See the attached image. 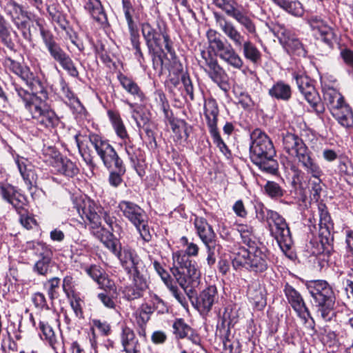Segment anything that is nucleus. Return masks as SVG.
<instances>
[{
    "label": "nucleus",
    "instance_id": "obj_1",
    "mask_svg": "<svg viewBox=\"0 0 353 353\" xmlns=\"http://www.w3.org/2000/svg\"><path fill=\"white\" fill-rule=\"evenodd\" d=\"M294 78L299 91L320 118L322 117L325 110L324 103L330 110V113L343 104L347 103L341 92L337 89L328 85H324L322 87L324 101V103H323L321 101L320 96L308 77L296 74Z\"/></svg>",
    "mask_w": 353,
    "mask_h": 353
},
{
    "label": "nucleus",
    "instance_id": "obj_2",
    "mask_svg": "<svg viewBox=\"0 0 353 353\" xmlns=\"http://www.w3.org/2000/svg\"><path fill=\"white\" fill-rule=\"evenodd\" d=\"M199 247L194 243H188L185 252L179 250L172 254V266L170 271L178 283L183 289L196 288L199 283L200 271L194 261L189 256H196Z\"/></svg>",
    "mask_w": 353,
    "mask_h": 353
},
{
    "label": "nucleus",
    "instance_id": "obj_3",
    "mask_svg": "<svg viewBox=\"0 0 353 353\" xmlns=\"http://www.w3.org/2000/svg\"><path fill=\"white\" fill-rule=\"evenodd\" d=\"M117 256L132 281L131 285L125 290V296L128 299L142 296L148 288V271L143 262L133 250L129 249L121 250Z\"/></svg>",
    "mask_w": 353,
    "mask_h": 353
},
{
    "label": "nucleus",
    "instance_id": "obj_4",
    "mask_svg": "<svg viewBox=\"0 0 353 353\" xmlns=\"http://www.w3.org/2000/svg\"><path fill=\"white\" fill-rule=\"evenodd\" d=\"M250 139L251 161L261 170L274 173L277 169V163L274 159L276 151L271 140L259 129H256L252 132Z\"/></svg>",
    "mask_w": 353,
    "mask_h": 353
},
{
    "label": "nucleus",
    "instance_id": "obj_5",
    "mask_svg": "<svg viewBox=\"0 0 353 353\" xmlns=\"http://www.w3.org/2000/svg\"><path fill=\"white\" fill-rule=\"evenodd\" d=\"M89 140L97 154L108 169L114 170L110 172L109 183L114 187L119 185L122 181L121 175L125 172L123 161L108 141L97 134L89 135Z\"/></svg>",
    "mask_w": 353,
    "mask_h": 353
},
{
    "label": "nucleus",
    "instance_id": "obj_6",
    "mask_svg": "<svg viewBox=\"0 0 353 353\" xmlns=\"http://www.w3.org/2000/svg\"><path fill=\"white\" fill-rule=\"evenodd\" d=\"M307 290L316 303L317 315L324 321H331L336 316L335 296L332 287L323 280L310 281Z\"/></svg>",
    "mask_w": 353,
    "mask_h": 353
},
{
    "label": "nucleus",
    "instance_id": "obj_7",
    "mask_svg": "<svg viewBox=\"0 0 353 353\" xmlns=\"http://www.w3.org/2000/svg\"><path fill=\"white\" fill-rule=\"evenodd\" d=\"M209 48L222 61L234 69L241 70L243 66V61L236 52L231 43L223 41L220 34L212 29L206 33Z\"/></svg>",
    "mask_w": 353,
    "mask_h": 353
},
{
    "label": "nucleus",
    "instance_id": "obj_8",
    "mask_svg": "<svg viewBox=\"0 0 353 353\" xmlns=\"http://www.w3.org/2000/svg\"><path fill=\"white\" fill-rule=\"evenodd\" d=\"M283 150L291 157H296L303 168L316 173V163L312 158V153L298 136L288 133L283 139Z\"/></svg>",
    "mask_w": 353,
    "mask_h": 353
},
{
    "label": "nucleus",
    "instance_id": "obj_9",
    "mask_svg": "<svg viewBox=\"0 0 353 353\" xmlns=\"http://www.w3.org/2000/svg\"><path fill=\"white\" fill-rule=\"evenodd\" d=\"M232 265L236 270L244 268L250 272H263L268 267V257L256 248L252 251L240 249L232 260Z\"/></svg>",
    "mask_w": 353,
    "mask_h": 353
},
{
    "label": "nucleus",
    "instance_id": "obj_10",
    "mask_svg": "<svg viewBox=\"0 0 353 353\" xmlns=\"http://www.w3.org/2000/svg\"><path fill=\"white\" fill-rule=\"evenodd\" d=\"M118 208L123 216L137 228L141 238L146 242L150 241L152 235L144 210L137 204L125 200L119 203Z\"/></svg>",
    "mask_w": 353,
    "mask_h": 353
},
{
    "label": "nucleus",
    "instance_id": "obj_11",
    "mask_svg": "<svg viewBox=\"0 0 353 353\" xmlns=\"http://www.w3.org/2000/svg\"><path fill=\"white\" fill-rule=\"evenodd\" d=\"M141 26V32L149 52H152L157 48L162 50L163 43H164L168 52L172 56L174 54L163 24L157 23V27L154 28L149 22H144Z\"/></svg>",
    "mask_w": 353,
    "mask_h": 353
},
{
    "label": "nucleus",
    "instance_id": "obj_12",
    "mask_svg": "<svg viewBox=\"0 0 353 353\" xmlns=\"http://www.w3.org/2000/svg\"><path fill=\"white\" fill-rule=\"evenodd\" d=\"M28 112L39 126L52 129L59 123V118L48 103L41 99H34Z\"/></svg>",
    "mask_w": 353,
    "mask_h": 353
},
{
    "label": "nucleus",
    "instance_id": "obj_13",
    "mask_svg": "<svg viewBox=\"0 0 353 353\" xmlns=\"http://www.w3.org/2000/svg\"><path fill=\"white\" fill-rule=\"evenodd\" d=\"M212 1L216 6L236 20L249 34H256V28L254 21L244 9L240 10L234 6L236 2L231 0H212Z\"/></svg>",
    "mask_w": 353,
    "mask_h": 353
},
{
    "label": "nucleus",
    "instance_id": "obj_14",
    "mask_svg": "<svg viewBox=\"0 0 353 353\" xmlns=\"http://www.w3.org/2000/svg\"><path fill=\"white\" fill-rule=\"evenodd\" d=\"M268 222L270 225L273 223L274 228L272 230V234L281 248L289 249L292 243V239L285 219L278 212L270 211L268 212Z\"/></svg>",
    "mask_w": 353,
    "mask_h": 353
},
{
    "label": "nucleus",
    "instance_id": "obj_15",
    "mask_svg": "<svg viewBox=\"0 0 353 353\" xmlns=\"http://www.w3.org/2000/svg\"><path fill=\"white\" fill-rule=\"evenodd\" d=\"M201 60L199 61V65L203 68L212 81L219 85L225 82L227 74L219 64L217 60L212 57L209 52L205 50L201 51Z\"/></svg>",
    "mask_w": 353,
    "mask_h": 353
},
{
    "label": "nucleus",
    "instance_id": "obj_16",
    "mask_svg": "<svg viewBox=\"0 0 353 353\" xmlns=\"http://www.w3.org/2000/svg\"><path fill=\"white\" fill-rule=\"evenodd\" d=\"M77 211L82 220L92 228H99L101 226L103 209L94 201H83L82 205L77 208Z\"/></svg>",
    "mask_w": 353,
    "mask_h": 353
},
{
    "label": "nucleus",
    "instance_id": "obj_17",
    "mask_svg": "<svg viewBox=\"0 0 353 353\" xmlns=\"http://www.w3.org/2000/svg\"><path fill=\"white\" fill-rule=\"evenodd\" d=\"M1 6L19 29H26L30 19L28 13L14 0H1Z\"/></svg>",
    "mask_w": 353,
    "mask_h": 353
},
{
    "label": "nucleus",
    "instance_id": "obj_18",
    "mask_svg": "<svg viewBox=\"0 0 353 353\" xmlns=\"http://www.w3.org/2000/svg\"><path fill=\"white\" fill-rule=\"evenodd\" d=\"M284 292L288 303L305 323L307 322L308 318L313 320L303 299L297 290L288 283H286L284 288Z\"/></svg>",
    "mask_w": 353,
    "mask_h": 353
},
{
    "label": "nucleus",
    "instance_id": "obj_19",
    "mask_svg": "<svg viewBox=\"0 0 353 353\" xmlns=\"http://www.w3.org/2000/svg\"><path fill=\"white\" fill-rule=\"evenodd\" d=\"M215 17L217 26L233 46L236 48L243 46L245 37L235 25L223 16L216 14Z\"/></svg>",
    "mask_w": 353,
    "mask_h": 353
},
{
    "label": "nucleus",
    "instance_id": "obj_20",
    "mask_svg": "<svg viewBox=\"0 0 353 353\" xmlns=\"http://www.w3.org/2000/svg\"><path fill=\"white\" fill-rule=\"evenodd\" d=\"M219 295L214 285H210L203 290L197 296L195 307L203 315H206L212 310V305L217 303Z\"/></svg>",
    "mask_w": 353,
    "mask_h": 353
},
{
    "label": "nucleus",
    "instance_id": "obj_21",
    "mask_svg": "<svg viewBox=\"0 0 353 353\" xmlns=\"http://www.w3.org/2000/svg\"><path fill=\"white\" fill-rule=\"evenodd\" d=\"M14 162L27 188L30 190L36 184L37 180V175L34 171V165L28 159L19 155L14 157Z\"/></svg>",
    "mask_w": 353,
    "mask_h": 353
},
{
    "label": "nucleus",
    "instance_id": "obj_22",
    "mask_svg": "<svg viewBox=\"0 0 353 353\" xmlns=\"http://www.w3.org/2000/svg\"><path fill=\"white\" fill-rule=\"evenodd\" d=\"M278 38L280 43L285 47L289 53L299 55L304 54L305 52L300 41L291 35L290 31L284 28L278 30Z\"/></svg>",
    "mask_w": 353,
    "mask_h": 353
},
{
    "label": "nucleus",
    "instance_id": "obj_23",
    "mask_svg": "<svg viewBox=\"0 0 353 353\" xmlns=\"http://www.w3.org/2000/svg\"><path fill=\"white\" fill-rule=\"evenodd\" d=\"M194 225L196 234L204 245L216 241V234L205 219L196 216Z\"/></svg>",
    "mask_w": 353,
    "mask_h": 353
},
{
    "label": "nucleus",
    "instance_id": "obj_24",
    "mask_svg": "<svg viewBox=\"0 0 353 353\" xmlns=\"http://www.w3.org/2000/svg\"><path fill=\"white\" fill-rule=\"evenodd\" d=\"M319 237L322 245L329 243L331 239L330 230L332 228L331 217L324 205L319 207Z\"/></svg>",
    "mask_w": 353,
    "mask_h": 353
},
{
    "label": "nucleus",
    "instance_id": "obj_25",
    "mask_svg": "<svg viewBox=\"0 0 353 353\" xmlns=\"http://www.w3.org/2000/svg\"><path fill=\"white\" fill-rule=\"evenodd\" d=\"M85 9L99 26L105 27L108 25L106 13L99 0H88Z\"/></svg>",
    "mask_w": 353,
    "mask_h": 353
},
{
    "label": "nucleus",
    "instance_id": "obj_26",
    "mask_svg": "<svg viewBox=\"0 0 353 353\" xmlns=\"http://www.w3.org/2000/svg\"><path fill=\"white\" fill-rule=\"evenodd\" d=\"M41 35L50 56L57 62L64 58L67 54L61 49L55 41L53 35L43 28H41Z\"/></svg>",
    "mask_w": 353,
    "mask_h": 353
},
{
    "label": "nucleus",
    "instance_id": "obj_27",
    "mask_svg": "<svg viewBox=\"0 0 353 353\" xmlns=\"http://www.w3.org/2000/svg\"><path fill=\"white\" fill-rule=\"evenodd\" d=\"M307 22L313 30H316L321 39L327 44L332 43L334 38V32L332 28L328 26L325 22L318 16H311Z\"/></svg>",
    "mask_w": 353,
    "mask_h": 353
},
{
    "label": "nucleus",
    "instance_id": "obj_28",
    "mask_svg": "<svg viewBox=\"0 0 353 353\" xmlns=\"http://www.w3.org/2000/svg\"><path fill=\"white\" fill-rule=\"evenodd\" d=\"M121 343L125 353H139L140 345L134 331L127 327H123L121 332Z\"/></svg>",
    "mask_w": 353,
    "mask_h": 353
},
{
    "label": "nucleus",
    "instance_id": "obj_29",
    "mask_svg": "<svg viewBox=\"0 0 353 353\" xmlns=\"http://www.w3.org/2000/svg\"><path fill=\"white\" fill-rule=\"evenodd\" d=\"M118 80L122 88L134 98L140 102H143L145 99V94L138 84L130 77L119 73L117 76Z\"/></svg>",
    "mask_w": 353,
    "mask_h": 353
},
{
    "label": "nucleus",
    "instance_id": "obj_30",
    "mask_svg": "<svg viewBox=\"0 0 353 353\" xmlns=\"http://www.w3.org/2000/svg\"><path fill=\"white\" fill-rule=\"evenodd\" d=\"M219 108L214 99H207L204 101V115L207 121L209 131L217 129Z\"/></svg>",
    "mask_w": 353,
    "mask_h": 353
},
{
    "label": "nucleus",
    "instance_id": "obj_31",
    "mask_svg": "<svg viewBox=\"0 0 353 353\" xmlns=\"http://www.w3.org/2000/svg\"><path fill=\"white\" fill-rule=\"evenodd\" d=\"M34 247L41 252L39 253L41 259L38 260L34 266V270L41 275H46L50 268L51 261L50 252L41 243H34Z\"/></svg>",
    "mask_w": 353,
    "mask_h": 353
},
{
    "label": "nucleus",
    "instance_id": "obj_32",
    "mask_svg": "<svg viewBox=\"0 0 353 353\" xmlns=\"http://www.w3.org/2000/svg\"><path fill=\"white\" fill-rule=\"evenodd\" d=\"M61 92L65 99V103L70 107L74 113L81 114L84 112L85 108L79 99L70 90L65 81H61Z\"/></svg>",
    "mask_w": 353,
    "mask_h": 353
},
{
    "label": "nucleus",
    "instance_id": "obj_33",
    "mask_svg": "<svg viewBox=\"0 0 353 353\" xmlns=\"http://www.w3.org/2000/svg\"><path fill=\"white\" fill-rule=\"evenodd\" d=\"M331 114L343 127L350 128L353 125V113L347 103L340 106L339 108L332 112Z\"/></svg>",
    "mask_w": 353,
    "mask_h": 353
},
{
    "label": "nucleus",
    "instance_id": "obj_34",
    "mask_svg": "<svg viewBox=\"0 0 353 353\" xmlns=\"http://www.w3.org/2000/svg\"><path fill=\"white\" fill-rule=\"evenodd\" d=\"M268 94L277 100L287 101L292 97V90L290 85L282 81H279L269 89Z\"/></svg>",
    "mask_w": 353,
    "mask_h": 353
},
{
    "label": "nucleus",
    "instance_id": "obj_35",
    "mask_svg": "<svg viewBox=\"0 0 353 353\" xmlns=\"http://www.w3.org/2000/svg\"><path fill=\"white\" fill-rule=\"evenodd\" d=\"M154 308L148 303H142L133 313L134 323L137 325L146 326Z\"/></svg>",
    "mask_w": 353,
    "mask_h": 353
},
{
    "label": "nucleus",
    "instance_id": "obj_36",
    "mask_svg": "<svg viewBox=\"0 0 353 353\" xmlns=\"http://www.w3.org/2000/svg\"><path fill=\"white\" fill-rule=\"evenodd\" d=\"M86 273L92 278L101 288H112L114 283L112 281L109 280L103 272V270L99 266L93 265L90 267L85 268Z\"/></svg>",
    "mask_w": 353,
    "mask_h": 353
},
{
    "label": "nucleus",
    "instance_id": "obj_37",
    "mask_svg": "<svg viewBox=\"0 0 353 353\" xmlns=\"http://www.w3.org/2000/svg\"><path fill=\"white\" fill-rule=\"evenodd\" d=\"M317 172L316 173L312 172V171L309 170L307 168H304L305 170L308 173L312 174L313 179H310L309 181V188L310 193L312 196V199L318 201L321 196V192L322 191L323 184L321 180L320 179V176L322 174V171L316 163Z\"/></svg>",
    "mask_w": 353,
    "mask_h": 353
},
{
    "label": "nucleus",
    "instance_id": "obj_38",
    "mask_svg": "<svg viewBox=\"0 0 353 353\" xmlns=\"http://www.w3.org/2000/svg\"><path fill=\"white\" fill-rule=\"evenodd\" d=\"M237 231L239 232L241 239L250 249L254 250L256 248L257 239L253 228L247 224L237 225Z\"/></svg>",
    "mask_w": 353,
    "mask_h": 353
},
{
    "label": "nucleus",
    "instance_id": "obj_39",
    "mask_svg": "<svg viewBox=\"0 0 353 353\" xmlns=\"http://www.w3.org/2000/svg\"><path fill=\"white\" fill-rule=\"evenodd\" d=\"M278 6L294 17H302L304 12L302 4L296 0H272Z\"/></svg>",
    "mask_w": 353,
    "mask_h": 353
},
{
    "label": "nucleus",
    "instance_id": "obj_40",
    "mask_svg": "<svg viewBox=\"0 0 353 353\" xmlns=\"http://www.w3.org/2000/svg\"><path fill=\"white\" fill-rule=\"evenodd\" d=\"M54 168L57 172L68 177H73L79 172L76 165L68 159H60L55 162Z\"/></svg>",
    "mask_w": 353,
    "mask_h": 353
},
{
    "label": "nucleus",
    "instance_id": "obj_41",
    "mask_svg": "<svg viewBox=\"0 0 353 353\" xmlns=\"http://www.w3.org/2000/svg\"><path fill=\"white\" fill-rule=\"evenodd\" d=\"M239 48H242L243 54L245 59L252 63H257L261 59V53L256 46L249 39L243 41V45Z\"/></svg>",
    "mask_w": 353,
    "mask_h": 353
},
{
    "label": "nucleus",
    "instance_id": "obj_42",
    "mask_svg": "<svg viewBox=\"0 0 353 353\" xmlns=\"http://www.w3.org/2000/svg\"><path fill=\"white\" fill-rule=\"evenodd\" d=\"M108 116L117 135L121 140L126 139L128 134L119 113L116 111L108 110Z\"/></svg>",
    "mask_w": 353,
    "mask_h": 353
},
{
    "label": "nucleus",
    "instance_id": "obj_43",
    "mask_svg": "<svg viewBox=\"0 0 353 353\" xmlns=\"http://www.w3.org/2000/svg\"><path fill=\"white\" fill-rule=\"evenodd\" d=\"M122 141L123 143L121 145H124L125 151L130 161L132 166L136 168L139 163L141 150L133 144L129 137Z\"/></svg>",
    "mask_w": 353,
    "mask_h": 353
},
{
    "label": "nucleus",
    "instance_id": "obj_44",
    "mask_svg": "<svg viewBox=\"0 0 353 353\" xmlns=\"http://www.w3.org/2000/svg\"><path fill=\"white\" fill-rule=\"evenodd\" d=\"M248 295L250 301L259 310H262L266 305L263 291L261 288L252 286L249 288Z\"/></svg>",
    "mask_w": 353,
    "mask_h": 353
},
{
    "label": "nucleus",
    "instance_id": "obj_45",
    "mask_svg": "<svg viewBox=\"0 0 353 353\" xmlns=\"http://www.w3.org/2000/svg\"><path fill=\"white\" fill-rule=\"evenodd\" d=\"M39 329L44 336L43 339L46 340L53 349H55V345L58 341L53 328L48 323L40 321Z\"/></svg>",
    "mask_w": 353,
    "mask_h": 353
},
{
    "label": "nucleus",
    "instance_id": "obj_46",
    "mask_svg": "<svg viewBox=\"0 0 353 353\" xmlns=\"http://www.w3.org/2000/svg\"><path fill=\"white\" fill-rule=\"evenodd\" d=\"M60 279L58 277H53L43 283V288L46 290L50 299L57 297V290L59 288Z\"/></svg>",
    "mask_w": 353,
    "mask_h": 353
},
{
    "label": "nucleus",
    "instance_id": "obj_47",
    "mask_svg": "<svg viewBox=\"0 0 353 353\" xmlns=\"http://www.w3.org/2000/svg\"><path fill=\"white\" fill-rule=\"evenodd\" d=\"M210 133L212 137L213 142L219 148V150L228 158L230 155V152L225 145L223 139H221L218 129L212 130L210 131Z\"/></svg>",
    "mask_w": 353,
    "mask_h": 353
},
{
    "label": "nucleus",
    "instance_id": "obj_48",
    "mask_svg": "<svg viewBox=\"0 0 353 353\" xmlns=\"http://www.w3.org/2000/svg\"><path fill=\"white\" fill-rule=\"evenodd\" d=\"M15 90L19 97H20L23 101L25 107L28 111L30 110V107L32 105V103L34 101V99H41L39 97H37V95L30 94V92L23 89L22 88L16 87Z\"/></svg>",
    "mask_w": 353,
    "mask_h": 353
},
{
    "label": "nucleus",
    "instance_id": "obj_49",
    "mask_svg": "<svg viewBox=\"0 0 353 353\" xmlns=\"http://www.w3.org/2000/svg\"><path fill=\"white\" fill-rule=\"evenodd\" d=\"M21 224L26 229H32L34 226L37 225V221L34 216L28 212L26 210L19 211Z\"/></svg>",
    "mask_w": 353,
    "mask_h": 353
},
{
    "label": "nucleus",
    "instance_id": "obj_50",
    "mask_svg": "<svg viewBox=\"0 0 353 353\" xmlns=\"http://www.w3.org/2000/svg\"><path fill=\"white\" fill-rule=\"evenodd\" d=\"M59 63L70 76L77 77L79 75V72L69 55L67 54L64 58L59 61Z\"/></svg>",
    "mask_w": 353,
    "mask_h": 353
},
{
    "label": "nucleus",
    "instance_id": "obj_51",
    "mask_svg": "<svg viewBox=\"0 0 353 353\" xmlns=\"http://www.w3.org/2000/svg\"><path fill=\"white\" fill-rule=\"evenodd\" d=\"M264 188L266 193L272 198L281 197L283 194L282 188L274 181H268Z\"/></svg>",
    "mask_w": 353,
    "mask_h": 353
},
{
    "label": "nucleus",
    "instance_id": "obj_52",
    "mask_svg": "<svg viewBox=\"0 0 353 353\" xmlns=\"http://www.w3.org/2000/svg\"><path fill=\"white\" fill-rule=\"evenodd\" d=\"M207 253V262L209 265H212L216 262V252L219 251L220 245L217 243V241L213 242V243H208L204 245Z\"/></svg>",
    "mask_w": 353,
    "mask_h": 353
},
{
    "label": "nucleus",
    "instance_id": "obj_53",
    "mask_svg": "<svg viewBox=\"0 0 353 353\" xmlns=\"http://www.w3.org/2000/svg\"><path fill=\"white\" fill-rule=\"evenodd\" d=\"M17 192L15 188L10 184L0 183V194L7 202L9 203Z\"/></svg>",
    "mask_w": 353,
    "mask_h": 353
},
{
    "label": "nucleus",
    "instance_id": "obj_54",
    "mask_svg": "<svg viewBox=\"0 0 353 353\" xmlns=\"http://www.w3.org/2000/svg\"><path fill=\"white\" fill-rule=\"evenodd\" d=\"M173 329L174 330V333L179 337V338H184L185 337L188 332L190 330V327L186 325L184 321L179 319H177L173 324Z\"/></svg>",
    "mask_w": 353,
    "mask_h": 353
},
{
    "label": "nucleus",
    "instance_id": "obj_55",
    "mask_svg": "<svg viewBox=\"0 0 353 353\" xmlns=\"http://www.w3.org/2000/svg\"><path fill=\"white\" fill-rule=\"evenodd\" d=\"M9 203H10L17 210L18 213H19V211L23 212L26 210L24 209V206L26 205V199L23 194L18 192H17L14 196L12 197Z\"/></svg>",
    "mask_w": 353,
    "mask_h": 353
},
{
    "label": "nucleus",
    "instance_id": "obj_56",
    "mask_svg": "<svg viewBox=\"0 0 353 353\" xmlns=\"http://www.w3.org/2000/svg\"><path fill=\"white\" fill-rule=\"evenodd\" d=\"M126 103L132 109V118L136 121L137 127L139 128H143L144 125L148 123L149 119L147 117L140 115L139 112L134 108V104L130 103L129 101H126Z\"/></svg>",
    "mask_w": 353,
    "mask_h": 353
},
{
    "label": "nucleus",
    "instance_id": "obj_57",
    "mask_svg": "<svg viewBox=\"0 0 353 353\" xmlns=\"http://www.w3.org/2000/svg\"><path fill=\"white\" fill-rule=\"evenodd\" d=\"M159 50L163 52V50H160L159 48H157L152 52H149V53L152 55L153 68L155 70H159L160 72H162L163 61L161 56V52H159Z\"/></svg>",
    "mask_w": 353,
    "mask_h": 353
},
{
    "label": "nucleus",
    "instance_id": "obj_58",
    "mask_svg": "<svg viewBox=\"0 0 353 353\" xmlns=\"http://www.w3.org/2000/svg\"><path fill=\"white\" fill-rule=\"evenodd\" d=\"M321 340L324 344L331 347L336 343L337 336L334 331L325 329L323 332L321 333Z\"/></svg>",
    "mask_w": 353,
    "mask_h": 353
},
{
    "label": "nucleus",
    "instance_id": "obj_59",
    "mask_svg": "<svg viewBox=\"0 0 353 353\" xmlns=\"http://www.w3.org/2000/svg\"><path fill=\"white\" fill-rule=\"evenodd\" d=\"M224 348L223 353H240L241 347L239 342L236 340H230L227 339L224 341Z\"/></svg>",
    "mask_w": 353,
    "mask_h": 353
},
{
    "label": "nucleus",
    "instance_id": "obj_60",
    "mask_svg": "<svg viewBox=\"0 0 353 353\" xmlns=\"http://www.w3.org/2000/svg\"><path fill=\"white\" fill-rule=\"evenodd\" d=\"M256 218L261 222H263L265 220L268 221V212H270V210L266 209L263 204L257 203L254 205Z\"/></svg>",
    "mask_w": 353,
    "mask_h": 353
},
{
    "label": "nucleus",
    "instance_id": "obj_61",
    "mask_svg": "<svg viewBox=\"0 0 353 353\" xmlns=\"http://www.w3.org/2000/svg\"><path fill=\"white\" fill-rule=\"evenodd\" d=\"M32 302L34 305L38 308H47L48 309V306L47 304V301L45 297V295L41 292H36L32 296Z\"/></svg>",
    "mask_w": 353,
    "mask_h": 353
},
{
    "label": "nucleus",
    "instance_id": "obj_62",
    "mask_svg": "<svg viewBox=\"0 0 353 353\" xmlns=\"http://www.w3.org/2000/svg\"><path fill=\"white\" fill-rule=\"evenodd\" d=\"M181 81L184 86L186 93L190 96L191 100L194 99V88L192 81L190 77L185 74H183L181 77Z\"/></svg>",
    "mask_w": 353,
    "mask_h": 353
},
{
    "label": "nucleus",
    "instance_id": "obj_63",
    "mask_svg": "<svg viewBox=\"0 0 353 353\" xmlns=\"http://www.w3.org/2000/svg\"><path fill=\"white\" fill-rule=\"evenodd\" d=\"M341 57L343 59L344 63L348 66L353 65V51L348 49L344 48L341 50Z\"/></svg>",
    "mask_w": 353,
    "mask_h": 353
},
{
    "label": "nucleus",
    "instance_id": "obj_64",
    "mask_svg": "<svg viewBox=\"0 0 353 353\" xmlns=\"http://www.w3.org/2000/svg\"><path fill=\"white\" fill-rule=\"evenodd\" d=\"M99 299L101 301L104 306L108 308H114L115 306L113 299L108 294L107 292H101L98 294Z\"/></svg>",
    "mask_w": 353,
    "mask_h": 353
}]
</instances>
